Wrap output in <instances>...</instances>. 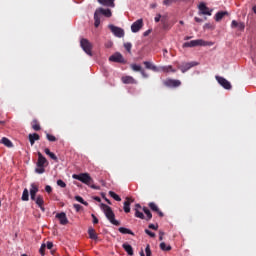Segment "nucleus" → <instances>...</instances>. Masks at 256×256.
Instances as JSON below:
<instances>
[{"label":"nucleus","instance_id":"nucleus-1","mask_svg":"<svg viewBox=\"0 0 256 256\" xmlns=\"http://www.w3.org/2000/svg\"><path fill=\"white\" fill-rule=\"evenodd\" d=\"M72 178L77 180V181H80L81 183H83L87 186H90V188H92L94 190H99L100 189L99 186H96V185L93 184L94 180H93V178L91 177V175L89 173L73 174Z\"/></svg>","mask_w":256,"mask_h":256},{"label":"nucleus","instance_id":"nucleus-16","mask_svg":"<svg viewBox=\"0 0 256 256\" xmlns=\"http://www.w3.org/2000/svg\"><path fill=\"white\" fill-rule=\"evenodd\" d=\"M148 207L150 208V210L152 212H155L159 215V217L163 218L164 217V213L162 211H160V208L158 207V205L155 202H149Z\"/></svg>","mask_w":256,"mask_h":256},{"label":"nucleus","instance_id":"nucleus-61","mask_svg":"<svg viewBox=\"0 0 256 256\" xmlns=\"http://www.w3.org/2000/svg\"><path fill=\"white\" fill-rule=\"evenodd\" d=\"M135 209H137V210L142 209L141 204H139V203L135 204Z\"/></svg>","mask_w":256,"mask_h":256},{"label":"nucleus","instance_id":"nucleus-50","mask_svg":"<svg viewBox=\"0 0 256 256\" xmlns=\"http://www.w3.org/2000/svg\"><path fill=\"white\" fill-rule=\"evenodd\" d=\"M162 19V15L161 14H157L156 17L154 18L155 23H159L161 22Z\"/></svg>","mask_w":256,"mask_h":256},{"label":"nucleus","instance_id":"nucleus-23","mask_svg":"<svg viewBox=\"0 0 256 256\" xmlns=\"http://www.w3.org/2000/svg\"><path fill=\"white\" fill-rule=\"evenodd\" d=\"M122 248L125 250V252L129 255V256H134V249L132 247L131 244L129 243H123L122 244Z\"/></svg>","mask_w":256,"mask_h":256},{"label":"nucleus","instance_id":"nucleus-19","mask_svg":"<svg viewBox=\"0 0 256 256\" xmlns=\"http://www.w3.org/2000/svg\"><path fill=\"white\" fill-rule=\"evenodd\" d=\"M159 72H163V73H176L177 70L174 69L172 65H167V66H160L159 67Z\"/></svg>","mask_w":256,"mask_h":256},{"label":"nucleus","instance_id":"nucleus-49","mask_svg":"<svg viewBox=\"0 0 256 256\" xmlns=\"http://www.w3.org/2000/svg\"><path fill=\"white\" fill-rule=\"evenodd\" d=\"M46 247L48 250H52V248L54 247V244L52 241H47Z\"/></svg>","mask_w":256,"mask_h":256},{"label":"nucleus","instance_id":"nucleus-27","mask_svg":"<svg viewBox=\"0 0 256 256\" xmlns=\"http://www.w3.org/2000/svg\"><path fill=\"white\" fill-rule=\"evenodd\" d=\"M44 153L49 156L50 159H52L55 162H58V157L55 153L51 152L49 148L44 149Z\"/></svg>","mask_w":256,"mask_h":256},{"label":"nucleus","instance_id":"nucleus-48","mask_svg":"<svg viewBox=\"0 0 256 256\" xmlns=\"http://www.w3.org/2000/svg\"><path fill=\"white\" fill-rule=\"evenodd\" d=\"M52 191H53V189H52V187H51L50 185H46V186H45V192H46L47 194H51Z\"/></svg>","mask_w":256,"mask_h":256},{"label":"nucleus","instance_id":"nucleus-14","mask_svg":"<svg viewBox=\"0 0 256 256\" xmlns=\"http://www.w3.org/2000/svg\"><path fill=\"white\" fill-rule=\"evenodd\" d=\"M121 82L124 85H137L138 81L133 76H122Z\"/></svg>","mask_w":256,"mask_h":256},{"label":"nucleus","instance_id":"nucleus-59","mask_svg":"<svg viewBox=\"0 0 256 256\" xmlns=\"http://www.w3.org/2000/svg\"><path fill=\"white\" fill-rule=\"evenodd\" d=\"M160 22L162 23V24H166V18H165V16H162L161 17V20H160Z\"/></svg>","mask_w":256,"mask_h":256},{"label":"nucleus","instance_id":"nucleus-64","mask_svg":"<svg viewBox=\"0 0 256 256\" xmlns=\"http://www.w3.org/2000/svg\"><path fill=\"white\" fill-rule=\"evenodd\" d=\"M140 256H145L144 250H141Z\"/></svg>","mask_w":256,"mask_h":256},{"label":"nucleus","instance_id":"nucleus-26","mask_svg":"<svg viewBox=\"0 0 256 256\" xmlns=\"http://www.w3.org/2000/svg\"><path fill=\"white\" fill-rule=\"evenodd\" d=\"M0 143L3 144L7 148L13 147L12 141L10 139H8L7 137H2L0 140Z\"/></svg>","mask_w":256,"mask_h":256},{"label":"nucleus","instance_id":"nucleus-58","mask_svg":"<svg viewBox=\"0 0 256 256\" xmlns=\"http://www.w3.org/2000/svg\"><path fill=\"white\" fill-rule=\"evenodd\" d=\"M151 34V30H147L143 33L144 37H148Z\"/></svg>","mask_w":256,"mask_h":256},{"label":"nucleus","instance_id":"nucleus-57","mask_svg":"<svg viewBox=\"0 0 256 256\" xmlns=\"http://www.w3.org/2000/svg\"><path fill=\"white\" fill-rule=\"evenodd\" d=\"M93 199H94L96 202H98V203H100V202L102 201L101 197H99V196H95V197H93Z\"/></svg>","mask_w":256,"mask_h":256},{"label":"nucleus","instance_id":"nucleus-21","mask_svg":"<svg viewBox=\"0 0 256 256\" xmlns=\"http://www.w3.org/2000/svg\"><path fill=\"white\" fill-rule=\"evenodd\" d=\"M226 16H229L228 11H219L215 14V21L221 22Z\"/></svg>","mask_w":256,"mask_h":256},{"label":"nucleus","instance_id":"nucleus-45","mask_svg":"<svg viewBox=\"0 0 256 256\" xmlns=\"http://www.w3.org/2000/svg\"><path fill=\"white\" fill-rule=\"evenodd\" d=\"M73 208L75 209L76 212H80L83 206L80 204H73Z\"/></svg>","mask_w":256,"mask_h":256},{"label":"nucleus","instance_id":"nucleus-47","mask_svg":"<svg viewBox=\"0 0 256 256\" xmlns=\"http://www.w3.org/2000/svg\"><path fill=\"white\" fill-rule=\"evenodd\" d=\"M148 228L149 229H152V230H158V228H159V225L158 224H153V223H150L149 225H148Z\"/></svg>","mask_w":256,"mask_h":256},{"label":"nucleus","instance_id":"nucleus-22","mask_svg":"<svg viewBox=\"0 0 256 256\" xmlns=\"http://www.w3.org/2000/svg\"><path fill=\"white\" fill-rule=\"evenodd\" d=\"M133 200H131L129 197L126 198V200L123 203V210L125 213H130L131 212V203Z\"/></svg>","mask_w":256,"mask_h":256},{"label":"nucleus","instance_id":"nucleus-29","mask_svg":"<svg viewBox=\"0 0 256 256\" xmlns=\"http://www.w3.org/2000/svg\"><path fill=\"white\" fill-rule=\"evenodd\" d=\"M31 128H32L34 131H36V132H38V131L41 130L40 123L38 122L37 119H33V120H32V122H31Z\"/></svg>","mask_w":256,"mask_h":256},{"label":"nucleus","instance_id":"nucleus-2","mask_svg":"<svg viewBox=\"0 0 256 256\" xmlns=\"http://www.w3.org/2000/svg\"><path fill=\"white\" fill-rule=\"evenodd\" d=\"M101 15L106 18H111L112 11L110 9H104V8L96 9V11L94 13V27L95 28H99V26L101 24V18H100Z\"/></svg>","mask_w":256,"mask_h":256},{"label":"nucleus","instance_id":"nucleus-5","mask_svg":"<svg viewBox=\"0 0 256 256\" xmlns=\"http://www.w3.org/2000/svg\"><path fill=\"white\" fill-rule=\"evenodd\" d=\"M80 47L86 55L93 57V44L86 38L80 40Z\"/></svg>","mask_w":256,"mask_h":256},{"label":"nucleus","instance_id":"nucleus-33","mask_svg":"<svg viewBox=\"0 0 256 256\" xmlns=\"http://www.w3.org/2000/svg\"><path fill=\"white\" fill-rule=\"evenodd\" d=\"M109 196L117 202L122 201V198L117 193H115L114 191H109Z\"/></svg>","mask_w":256,"mask_h":256},{"label":"nucleus","instance_id":"nucleus-62","mask_svg":"<svg viewBox=\"0 0 256 256\" xmlns=\"http://www.w3.org/2000/svg\"><path fill=\"white\" fill-rule=\"evenodd\" d=\"M156 7H157V4H156V3L150 4V8H151V9H156Z\"/></svg>","mask_w":256,"mask_h":256},{"label":"nucleus","instance_id":"nucleus-8","mask_svg":"<svg viewBox=\"0 0 256 256\" xmlns=\"http://www.w3.org/2000/svg\"><path fill=\"white\" fill-rule=\"evenodd\" d=\"M108 29L111 31V33L117 37V38H124L125 36V31L124 29L120 28V27H117L115 25H108Z\"/></svg>","mask_w":256,"mask_h":256},{"label":"nucleus","instance_id":"nucleus-18","mask_svg":"<svg viewBox=\"0 0 256 256\" xmlns=\"http://www.w3.org/2000/svg\"><path fill=\"white\" fill-rule=\"evenodd\" d=\"M35 204L40 208L42 212H45L44 197L42 195H37Z\"/></svg>","mask_w":256,"mask_h":256},{"label":"nucleus","instance_id":"nucleus-46","mask_svg":"<svg viewBox=\"0 0 256 256\" xmlns=\"http://www.w3.org/2000/svg\"><path fill=\"white\" fill-rule=\"evenodd\" d=\"M237 28L239 31L244 32L245 31V23L240 22Z\"/></svg>","mask_w":256,"mask_h":256},{"label":"nucleus","instance_id":"nucleus-17","mask_svg":"<svg viewBox=\"0 0 256 256\" xmlns=\"http://www.w3.org/2000/svg\"><path fill=\"white\" fill-rule=\"evenodd\" d=\"M56 218L59 220L61 225H67L69 223L65 212L57 213Z\"/></svg>","mask_w":256,"mask_h":256},{"label":"nucleus","instance_id":"nucleus-38","mask_svg":"<svg viewBox=\"0 0 256 256\" xmlns=\"http://www.w3.org/2000/svg\"><path fill=\"white\" fill-rule=\"evenodd\" d=\"M132 47H133L132 43H130V42L124 43V48H125V50H126L129 54L132 53Z\"/></svg>","mask_w":256,"mask_h":256},{"label":"nucleus","instance_id":"nucleus-32","mask_svg":"<svg viewBox=\"0 0 256 256\" xmlns=\"http://www.w3.org/2000/svg\"><path fill=\"white\" fill-rule=\"evenodd\" d=\"M22 201H29V190L27 188H24L21 196Z\"/></svg>","mask_w":256,"mask_h":256},{"label":"nucleus","instance_id":"nucleus-35","mask_svg":"<svg viewBox=\"0 0 256 256\" xmlns=\"http://www.w3.org/2000/svg\"><path fill=\"white\" fill-rule=\"evenodd\" d=\"M130 68H131L132 71L139 72V73H141L142 70H143L142 66L137 65V64H131Z\"/></svg>","mask_w":256,"mask_h":256},{"label":"nucleus","instance_id":"nucleus-36","mask_svg":"<svg viewBox=\"0 0 256 256\" xmlns=\"http://www.w3.org/2000/svg\"><path fill=\"white\" fill-rule=\"evenodd\" d=\"M75 200L77 202L81 203L84 206H88L89 205V203L87 201H85L84 198L82 196H80V195H76L75 196Z\"/></svg>","mask_w":256,"mask_h":256},{"label":"nucleus","instance_id":"nucleus-6","mask_svg":"<svg viewBox=\"0 0 256 256\" xmlns=\"http://www.w3.org/2000/svg\"><path fill=\"white\" fill-rule=\"evenodd\" d=\"M199 66V63L196 61H192V62H184L182 64H178L177 68L178 70L181 71V73L185 74L187 73L189 70H191L194 67Z\"/></svg>","mask_w":256,"mask_h":256},{"label":"nucleus","instance_id":"nucleus-15","mask_svg":"<svg viewBox=\"0 0 256 256\" xmlns=\"http://www.w3.org/2000/svg\"><path fill=\"white\" fill-rule=\"evenodd\" d=\"M143 65L145 66V68L147 70H151V71H153L155 73H159L160 72V67L156 66L155 64H153L150 61H144Z\"/></svg>","mask_w":256,"mask_h":256},{"label":"nucleus","instance_id":"nucleus-34","mask_svg":"<svg viewBox=\"0 0 256 256\" xmlns=\"http://www.w3.org/2000/svg\"><path fill=\"white\" fill-rule=\"evenodd\" d=\"M160 249L162 251H171L172 250V246L171 245H167L166 242H161L160 243Z\"/></svg>","mask_w":256,"mask_h":256},{"label":"nucleus","instance_id":"nucleus-12","mask_svg":"<svg viewBox=\"0 0 256 256\" xmlns=\"http://www.w3.org/2000/svg\"><path fill=\"white\" fill-rule=\"evenodd\" d=\"M216 80L225 90L232 89V84L226 78L221 76H216Z\"/></svg>","mask_w":256,"mask_h":256},{"label":"nucleus","instance_id":"nucleus-56","mask_svg":"<svg viewBox=\"0 0 256 256\" xmlns=\"http://www.w3.org/2000/svg\"><path fill=\"white\" fill-rule=\"evenodd\" d=\"M30 199H31L32 201H35V202H36L37 197H36L35 194H30Z\"/></svg>","mask_w":256,"mask_h":256},{"label":"nucleus","instance_id":"nucleus-53","mask_svg":"<svg viewBox=\"0 0 256 256\" xmlns=\"http://www.w3.org/2000/svg\"><path fill=\"white\" fill-rule=\"evenodd\" d=\"M165 232L159 231V241H163Z\"/></svg>","mask_w":256,"mask_h":256},{"label":"nucleus","instance_id":"nucleus-60","mask_svg":"<svg viewBox=\"0 0 256 256\" xmlns=\"http://www.w3.org/2000/svg\"><path fill=\"white\" fill-rule=\"evenodd\" d=\"M113 47V42H108L106 44V48H112Z\"/></svg>","mask_w":256,"mask_h":256},{"label":"nucleus","instance_id":"nucleus-7","mask_svg":"<svg viewBox=\"0 0 256 256\" xmlns=\"http://www.w3.org/2000/svg\"><path fill=\"white\" fill-rule=\"evenodd\" d=\"M163 85L166 88L176 89L182 86V81L179 79L167 78L163 81Z\"/></svg>","mask_w":256,"mask_h":256},{"label":"nucleus","instance_id":"nucleus-11","mask_svg":"<svg viewBox=\"0 0 256 256\" xmlns=\"http://www.w3.org/2000/svg\"><path fill=\"white\" fill-rule=\"evenodd\" d=\"M199 15L212 16L213 10L206 5L205 2H202L198 5Z\"/></svg>","mask_w":256,"mask_h":256},{"label":"nucleus","instance_id":"nucleus-52","mask_svg":"<svg viewBox=\"0 0 256 256\" xmlns=\"http://www.w3.org/2000/svg\"><path fill=\"white\" fill-rule=\"evenodd\" d=\"M140 74L142 75V77L144 79H148L149 78V74H147L144 69L140 72Z\"/></svg>","mask_w":256,"mask_h":256},{"label":"nucleus","instance_id":"nucleus-4","mask_svg":"<svg viewBox=\"0 0 256 256\" xmlns=\"http://www.w3.org/2000/svg\"><path fill=\"white\" fill-rule=\"evenodd\" d=\"M37 156H38V159L36 162L37 168H35V173L44 174L45 167L48 165V160L41 152H37Z\"/></svg>","mask_w":256,"mask_h":256},{"label":"nucleus","instance_id":"nucleus-10","mask_svg":"<svg viewBox=\"0 0 256 256\" xmlns=\"http://www.w3.org/2000/svg\"><path fill=\"white\" fill-rule=\"evenodd\" d=\"M144 27V20L143 19H138L135 22L132 23L131 25V32L136 34L142 30Z\"/></svg>","mask_w":256,"mask_h":256},{"label":"nucleus","instance_id":"nucleus-44","mask_svg":"<svg viewBox=\"0 0 256 256\" xmlns=\"http://www.w3.org/2000/svg\"><path fill=\"white\" fill-rule=\"evenodd\" d=\"M239 25H240V23H239L238 21H236V20H233V21L231 22V28H232V29L238 28Z\"/></svg>","mask_w":256,"mask_h":256},{"label":"nucleus","instance_id":"nucleus-9","mask_svg":"<svg viewBox=\"0 0 256 256\" xmlns=\"http://www.w3.org/2000/svg\"><path fill=\"white\" fill-rule=\"evenodd\" d=\"M199 46H206V42L202 39L191 40L183 44V48H195Z\"/></svg>","mask_w":256,"mask_h":256},{"label":"nucleus","instance_id":"nucleus-31","mask_svg":"<svg viewBox=\"0 0 256 256\" xmlns=\"http://www.w3.org/2000/svg\"><path fill=\"white\" fill-rule=\"evenodd\" d=\"M30 187V195H36L39 192V186L36 183H31Z\"/></svg>","mask_w":256,"mask_h":256},{"label":"nucleus","instance_id":"nucleus-13","mask_svg":"<svg viewBox=\"0 0 256 256\" xmlns=\"http://www.w3.org/2000/svg\"><path fill=\"white\" fill-rule=\"evenodd\" d=\"M109 61L114 63H124L125 59L121 53L116 52L109 57Z\"/></svg>","mask_w":256,"mask_h":256},{"label":"nucleus","instance_id":"nucleus-24","mask_svg":"<svg viewBox=\"0 0 256 256\" xmlns=\"http://www.w3.org/2000/svg\"><path fill=\"white\" fill-rule=\"evenodd\" d=\"M88 235L91 240H94V241L98 240V234L93 227L88 228Z\"/></svg>","mask_w":256,"mask_h":256},{"label":"nucleus","instance_id":"nucleus-41","mask_svg":"<svg viewBox=\"0 0 256 256\" xmlns=\"http://www.w3.org/2000/svg\"><path fill=\"white\" fill-rule=\"evenodd\" d=\"M145 253H146V256H152L150 244H147V246L145 248Z\"/></svg>","mask_w":256,"mask_h":256},{"label":"nucleus","instance_id":"nucleus-43","mask_svg":"<svg viewBox=\"0 0 256 256\" xmlns=\"http://www.w3.org/2000/svg\"><path fill=\"white\" fill-rule=\"evenodd\" d=\"M145 233L150 236L151 238H155L156 237V233L152 232L149 229H145Z\"/></svg>","mask_w":256,"mask_h":256},{"label":"nucleus","instance_id":"nucleus-20","mask_svg":"<svg viewBox=\"0 0 256 256\" xmlns=\"http://www.w3.org/2000/svg\"><path fill=\"white\" fill-rule=\"evenodd\" d=\"M28 140L31 146H34L36 141L40 140V135L38 133H30L28 135Z\"/></svg>","mask_w":256,"mask_h":256},{"label":"nucleus","instance_id":"nucleus-30","mask_svg":"<svg viewBox=\"0 0 256 256\" xmlns=\"http://www.w3.org/2000/svg\"><path fill=\"white\" fill-rule=\"evenodd\" d=\"M118 231H119L121 234H129V235H132V236L135 235V233H134L131 229L126 228V227H119V228H118Z\"/></svg>","mask_w":256,"mask_h":256},{"label":"nucleus","instance_id":"nucleus-39","mask_svg":"<svg viewBox=\"0 0 256 256\" xmlns=\"http://www.w3.org/2000/svg\"><path fill=\"white\" fill-rule=\"evenodd\" d=\"M46 139H47L49 142H56V141H57L56 136H54V135H52V134H49V133H46Z\"/></svg>","mask_w":256,"mask_h":256},{"label":"nucleus","instance_id":"nucleus-3","mask_svg":"<svg viewBox=\"0 0 256 256\" xmlns=\"http://www.w3.org/2000/svg\"><path fill=\"white\" fill-rule=\"evenodd\" d=\"M101 206L105 214V217L108 219V221L114 226H120L121 223L119 220H116L115 213L112 210V208L107 204H101Z\"/></svg>","mask_w":256,"mask_h":256},{"label":"nucleus","instance_id":"nucleus-55","mask_svg":"<svg viewBox=\"0 0 256 256\" xmlns=\"http://www.w3.org/2000/svg\"><path fill=\"white\" fill-rule=\"evenodd\" d=\"M194 20L196 23H203V19H201L199 17H195Z\"/></svg>","mask_w":256,"mask_h":256},{"label":"nucleus","instance_id":"nucleus-25","mask_svg":"<svg viewBox=\"0 0 256 256\" xmlns=\"http://www.w3.org/2000/svg\"><path fill=\"white\" fill-rule=\"evenodd\" d=\"M100 5L105 7H115V0H97Z\"/></svg>","mask_w":256,"mask_h":256},{"label":"nucleus","instance_id":"nucleus-37","mask_svg":"<svg viewBox=\"0 0 256 256\" xmlns=\"http://www.w3.org/2000/svg\"><path fill=\"white\" fill-rule=\"evenodd\" d=\"M135 217L141 220H145V215L138 208H135Z\"/></svg>","mask_w":256,"mask_h":256},{"label":"nucleus","instance_id":"nucleus-28","mask_svg":"<svg viewBox=\"0 0 256 256\" xmlns=\"http://www.w3.org/2000/svg\"><path fill=\"white\" fill-rule=\"evenodd\" d=\"M143 212L146 215L145 220L151 221L153 218V214H152L151 210L148 207H143Z\"/></svg>","mask_w":256,"mask_h":256},{"label":"nucleus","instance_id":"nucleus-63","mask_svg":"<svg viewBox=\"0 0 256 256\" xmlns=\"http://www.w3.org/2000/svg\"><path fill=\"white\" fill-rule=\"evenodd\" d=\"M105 201H106L109 205H111V201H110L108 198H105Z\"/></svg>","mask_w":256,"mask_h":256},{"label":"nucleus","instance_id":"nucleus-54","mask_svg":"<svg viewBox=\"0 0 256 256\" xmlns=\"http://www.w3.org/2000/svg\"><path fill=\"white\" fill-rule=\"evenodd\" d=\"M173 3V0H164L163 5H171Z\"/></svg>","mask_w":256,"mask_h":256},{"label":"nucleus","instance_id":"nucleus-40","mask_svg":"<svg viewBox=\"0 0 256 256\" xmlns=\"http://www.w3.org/2000/svg\"><path fill=\"white\" fill-rule=\"evenodd\" d=\"M45 251H46V244L42 243L40 248H39V253L41 256H45Z\"/></svg>","mask_w":256,"mask_h":256},{"label":"nucleus","instance_id":"nucleus-51","mask_svg":"<svg viewBox=\"0 0 256 256\" xmlns=\"http://www.w3.org/2000/svg\"><path fill=\"white\" fill-rule=\"evenodd\" d=\"M91 217L93 219V224H98L99 223V219L97 218V216L95 214H91Z\"/></svg>","mask_w":256,"mask_h":256},{"label":"nucleus","instance_id":"nucleus-42","mask_svg":"<svg viewBox=\"0 0 256 256\" xmlns=\"http://www.w3.org/2000/svg\"><path fill=\"white\" fill-rule=\"evenodd\" d=\"M57 185L59 186V187H61V188H66V183L65 182H63V180L62 179H58L57 180Z\"/></svg>","mask_w":256,"mask_h":256}]
</instances>
